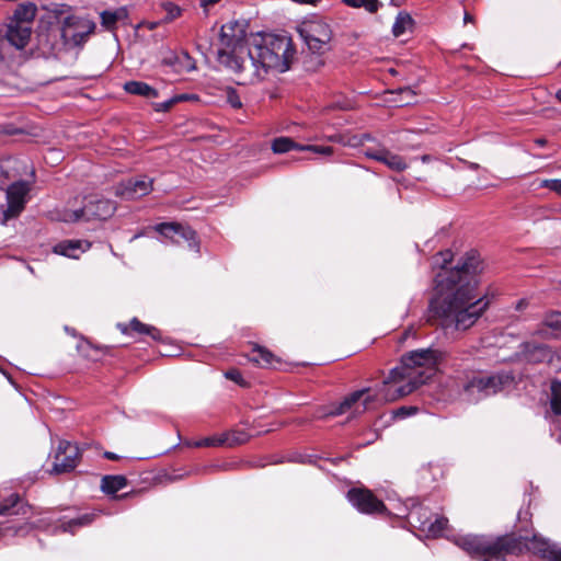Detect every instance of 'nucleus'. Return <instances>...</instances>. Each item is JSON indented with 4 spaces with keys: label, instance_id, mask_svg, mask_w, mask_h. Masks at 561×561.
Segmentation results:
<instances>
[{
    "label": "nucleus",
    "instance_id": "obj_26",
    "mask_svg": "<svg viewBox=\"0 0 561 561\" xmlns=\"http://www.w3.org/2000/svg\"><path fill=\"white\" fill-rule=\"evenodd\" d=\"M124 90L129 94L140 95L147 99H154L158 96V91L142 81H127L124 84Z\"/></svg>",
    "mask_w": 561,
    "mask_h": 561
},
{
    "label": "nucleus",
    "instance_id": "obj_21",
    "mask_svg": "<svg viewBox=\"0 0 561 561\" xmlns=\"http://www.w3.org/2000/svg\"><path fill=\"white\" fill-rule=\"evenodd\" d=\"M515 540L520 542L522 553L524 550L530 551L535 554H539L541 558L547 560V554H549L554 546H551L546 539L539 536H533V538L524 540L522 538H514Z\"/></svg>",
    "mask_w": 561,
    "mask_h": 561
},
{
    "label": "nucleus",
    "instance_id": "obj_52",
    "mask_svg": "<svg viewBox=\"0 0 561 561\" xmlns=\"http://www.w3.org/2000/svg\"><path fill=\"white\" fill-rule=\"evenodd\" d=\"M104 457L110 460H117L119 458L116 454L111 451H105Z\"/></svg>",
    "mask_w": 561,
    "mask_h": 561
},
{
    "label": "nucleus",
    "instance_id": "obj_50",
    "mask_svg": "<svg viewBox=\"0 0 561 561\" xmlns=\"http://www.w3.org/2000/svg\"><path fill=\"white\" fill-rule=\"evenodd\" d=\"M296 3L300 4H313L316 5L320 0H293Z\"/></svg>",
    "mask_w": 561,
    "mask_h": 561
},
{
    "label": "nucleus",
    "instance_id": "obj_44",
    "mask_svg": "<svg viewBox=\"0 0 561 561\" xmlns=\"http://www.w3.org/2000/svg\"><path fill=\"white\" fill-rule=\"evenodd\" d=\"M398 93L405 96L401 100L402 105H410L411 100L415 96V92L409 87L399 89Z\"/></svg>",
    "mask_w": 561,
    "mask_h": 561
},
{
    "label": "nucleus",
    "instance_id": "obj_49",
    "mask_svg": "<svg viewBox=\"0 0 561 561\" xmlns=\"http://www.w3.org/2000/svg\"><path fill=\"white\" fill-rule=\"evenodd\" d=\"M219 1H220V0H202V1H201V5H202L203 8H207V7H209V5H214V4H216V3H217V2H219Z\"/></svg>",
    "mask_w": 561,
    "mask_h": 561
},
{
    "label": "nucleus",
    "instance_id": "obj_3",
    "mask_svg": "<svg viewBox=\"0 0 561 561\" xmlns=\"http://www.w3.org/2000/svg\"><path fill=\"white\" fill-rule=\"evenodd\" d=\"M295 56L291 38L287 35L255 34L250 37L247 61L233 64L238 84L262 81L270 70L285 72Z\"/></svg>",
    "mask_w": 561,
    "mask_h": 561
},
{
    "label": "nucleus",
    "instance_id": "obj_41",
    "mask_svg": "<svg viewBox=\"0 0 561 561\" xmlns=\"http://www.w3.org/2000/svg\"><path fill=\"white\" fill-rule=\"evenodd\" d=\"M225 377L231 381H234L236 383H238L242 387L247 386V382L244 381L242 374L240 373V370H238L236 368L227 370L225 373Z\"/></svg>",
    "mask_w": 561,
    "mask_h": 561
},
{
    "label": "nucleus",
    "instance_id": "obj_5",
    "mask_svg": "<svg viewBox=\"0 0 561 561\" xmlns=\"http://www.w3.org/2000/svg\"><path fill=\"white\" fill-rule=\"evenodd\" d=\"M451 540L470 556L483 557V559L490 553L512 552L519 554L522 551L520 542L508 536L490 539L478 535H455Z\"/></svg>",
    "mask_w": 561,
    "mask_h": 561
},
{
    "label": "nucleus",
    "instance_id": "obj_40",
    "mask_svg": "<svg viewBox=\"0 0 561 561\" xmlns=\"http://www.w3.org/2000/svg\"><path fill=\"white\" fill-rule=\"evenodd\" d=\"M39 526L34 524V523H25L23 525H20L18 527H10V528H7L8 530H12L13 531V535L14 536H19V535H26L28 534L30 531H32L33 529L35 528H38Z\"/></svg>",
    "mask_w": 561,
    "mask_h": 561
},
{
    "label": "nucleus",
    "instance_id": "obj_11",
    "mask_svg": "<svg viewBox=\"0 0 561 561\" xmlns=\"http://www.w3.org/2000/svg\"><path fill=\"white\" fill-rule=\"evenodd\" d=\"M409 520L432 537L443 536L448 528V519L446 517L436 516L435 519H432L431 512L423 506L413 507L409 513Z\"/></svg>",
    "mask_w": 561,
    "mask_h": 561
},
{
    "label": "nucleus",
    "instance_id": "obj_1",
    "mask_svg": "<svg viewBox=\"0 0 561 561\" xmlns=\"http://www.w3.org/2000/svg\"><path fill=\"white\" fill-rule=\"evenodd\" d=\"M454 259L450 250L432 257L435 275V294L428 302L427 321L444 330L467 331L489 307V301L477 293V276L483 263L477 251L467 252L455 267H448Z\"/></svg>",
    "mask_w": 561,
    "mask_h": 561
},
{
    "label": "nucleus",
    "instance_id": "obj_30",
    "mask_svg": "<svg viewBox=\"0 0 561 561\" xmlns=\"http://www.w3.org/2000/svg\"><path fill=\"white\" fill-rule=\"evenodd\" d=\"M95 516L96 515L94 513H87L83 514L82 516L70 519L69 522L62 523L59 528L62 533H75V529L77 527L90 525Z\"/></svg>",
    "mask_w": 561,
    "mask_h": 561
},
{
    "label": "nucleus",
    "instance_id": "obj_16",
    "mask_svg": "<svg viewBox=\"0 0 561 561\" xmlns=\"http://www.w3.org/2000/svg\"><path fill=\"white\" fill-rule=\"evenodd\" d=\"M153 180L147 176L130 179L123 182L116 191L125 199H136L148 195L152 191Z\"/></svg>",
    "mask_w": 561,
    "mask_h": 561
},
{
    "label": "nucleus",
    "instance_id": "obj_25",
    "mask_svg": "<svg viewBox=\"0 0 561 561\" xmlns=\"http://www.w3.org/2000/svg\"><path fill=\"white\" fill-rule=\"evenodd\" d=\"M128 16L126 8L122 7L114 11L105 10L100 13L101 25L107 30L113 31L116 28V23Z\"/></svg>",
    "mask_w": 561,
    "mask_h": 561
},
{
    "label": "nucleus",
    "instance_id": "obj_38",
    "mask_svg": "<svg viewBox=\"0 0 561 561\" xmlns=\"http://www.w3.org/2000/svg\"><path fill=\"white\" fill-rule=\"evenodd\" d=\"M299 150L311 151L323 156H330L333 153V148L330 146L302 145L301 147H299Z\"/></svg>",
    "mask_w": 561,
    "mask_h": 561
},
{
    "label": "nucleus",
    "instance_id": "obj_45",
    "mask_svg": "<svg viewBox=\"0 0 561 561\" xmlns=\"http://www.w3.org/2000/svg\"><path fill=\"white\" fill-rule=\"evenodd\" d=\"M10 179V173L7 165L0 162V187L5 185V181Z\"/></svg>",
    "mask_w": 561,
    "mask_h": 561
},
{
    "label": "nucleus",
    "instance_id": "obj_8",
    "mask_svg": "<svg viewBox=\"0 0 561 561\" xmlns=\"http://www.w3.org/2000/svg\"><path fill=\"white\" fill-rule=\"evenodd\" d=\"M298 32L309 50L313 54H323L330 47L332 31L330 25L320 19L305 21Z\"/></svg>",
    "mask_w": 561,
    "mask_h": 561
},
{
    "label": "nucleus",
    "instance_id": "obj_37",
    "mask_svg": "<svg viewBox=\"0 0 561 561\" xmlns=\"http://www.w3.org/2000/svg\"><path fill=\"white\" fill-rule=\"evenodd\" d=\"M163 10L167 12L165 21L171 22L179 18L182 13V10L179 5L173 2H164L162 4Z\"/></svg>",
    "mask_w": 561,
    "mask_h": 561
},
{
    "label": "nucleus",
    "instance_id": "obj_17",
    "mask_svg": "<svg viewBox=\"0 0 561 561\" xmlns=\"http://www.w3.org/2000/svg\"><path fill=\"white\" fill-rule=\"evenodd\" d=\"M365 156L369 159L383 163L392 171L401 172L408 168L407 162L401 156L396 154L385 148L377 150L367 149L365 151Z\"/></svg>",
    "mask_w": 561,
    "mask_h": 561
},
{
    "label": "nucleus",
    "instance_id": "obj_4",
    "mask_svg": "<svg viewBox=\"0 0 561 561\" xmlns=\"http://www.w3.org/2000/svg\"><path fill=\"white\" fill-rule=\"evenodd\" d=\"M249 43L245 22L230 21L224 24L220 28L219 48L217 49L218 64L234 75L233 64L240 65L247 61L245 53Z\"/></svg>",
    "mask_w": 561,
    "mask_h": 561
},
{
    "label": "nucleus",
    "instance_id": "obj_47",
    "mask_svg": "<svg viewBox=\"0 0 561 561\" xmlns=\"http://www.w3.org/2000/svg\"><path fill=\"white\" fill-rule=\"evenodd\" d=\"M176 102V99H170L165 102L156 104L157 111H169L171 106Z\"/></svg>",
    "mask_w": 561,
    "mask_h": 561
},
{
    "label": "nucleus",
    "instance_id": "obj_54",
    "mask_svg": "<svg viewBox=\"0 0 561 561\" xmlns=\"http://www.w3.org/2000/svg\"><path fill=\"white\" fill-rule=\"evenodd\" d=\"M404 2V0H390V3L394 7H400L402 5Z\"/></svg>",
    "mask_w": 561,
    "mask_h": 561
},
{
    "label": "nucleus",
    "instance_id": "obj_28",
    "mask_svg": "<svg viewBox=\"0 0 561 561\" xmlns=\"http://www.w3.org/2000/svg\"><path fill=\"white\" fill-rule=\"evenodd\" d=\"M127 485L125 476H104L101 480V490L106 494H115Z\"/></svg>",
    "mask_w": 561,
    "mask_h": 561
},
{
    "label": "nucleus",
    "instance_id": "obj_15",
    "mask_svg": "<svg viewBox=\"0 0 561 561\" xmlns=\"http://www.w3.org/2000/svg\"><path fill=\"white\" fill-rule=\"evenodd\" d=\"M79 449L69 442H61L54 457L53 472L66 473L72 471L78 465Z\"/></svg>",
    "mask_w": 561,
    "mask_h": 561
},
{
    "label": "nucleus",
    "instance_id": "obj_48",
    "mask_svg": "<svg viewBox=\"0 0 561 561\" xmlns=\"http://www.w3.org/2000/svg\"><path fill=\"white\" fill-rule=\"evenodd\" d=\"M547 561H561V549L553 547L552 551L547 554Z\"/></svg>",
    "mask_w": 561,
    "mask_h": 561
},
{
    "label": "nucleus",
    "instance_id": "obj_24",
    "mask_svg": "<svg viewBox=\"0 0 561 561\" xmlns=\"http://www.w3.org/2000/svg\"><path fill=\"white\" fill-rule=\"evenodd\" d=\"M250 360L261 367H275L279 359L267 348L254 345Z\"/></svg>",
    "mask_w": 561,
    "mask_h": 561
},
{
    "label": "nucleus",
    "instance_id": "obj_18",
    "mask_svg": "<svg viewBox=\"0 0 561 561\" xmlns=\"http://www.w3.org/2000/svg\"><path fill=\"white\" fill-rule=\"evenodd\" d=\"M535 334L543 339H560L561 337V312L553 311L546 314L540 328Z\"/></svg>",
    "mask_w": 561,
    "mask_h": 561
},
{
    "label": "nucleus",
    "instance_id": "obj_29",
    "mask_svg": "<svg viewBox=\"0 0 561 561\" xmlns=\"http://www.w3.org/2000/svg\"><path fill=\"white\" fill-rule=\"evenodd\" d=\"M163 62L170 66L179 65L178 70L192 71L196 68L194 59L188 55L187 51H182L176 56L165 58Z\"/></svg>",
    "mask_w": 561,
    "mask_h": 561
},
{
    "label": "nucleus",
    "instance_id": "obj_57",
    "mask_svg": "<svg viewBox=\"0 0 561 561\" xmlns=\"http://www.w3.org/2000/svg\"><path fill=\"white\" fill-rule=\"evenodd\" d=\"M537 144L540 145V146H543L546 144V140L545 139H538Z\"/></svg>",
    "mask_w": 561,
    "mask_h": 561
},
{
    "label": "nucleus",
    "instance_id": "obj_22",
    "mask_svg": "<svg viewBox=\"0 0 561 561\" xmlns=\"http://www.w3.org/2000/svg\"><path fill=\"white\" fill-rule=\"evenodd\" d=\"M37 13V7L33 2H23L18 4L12 16L8 20L33 27V22Z\"/></svg>",
    "mask_w": 561,
    "mask_h": 561
},
{
    "label": "nucleus",
    "instance_id": "obj_14",
    "mask_svg": "<svg viewBox=\"0 0 561 561\" xmlns=\"http://www.w3.org/2000/svg\"><path fill=\"white\" fill-rule=\"evenodd\" d=\"M518 357L528 364L551 363L556 353L550 346L537 342H523L519 345Z\"/></svg>",
    "mask_w": 561,
    "mask_h": 561
},
{
    "label": "nucleus",
    "instance_id": "obj_43",
    "mask_svg": "<svg viewBox=\"0 0 561 561\" xmlns=\"http://www.w3.org/2000/svg\"><path fill=\"white\" fill-rule=\"evenodd\" d=\"M416 412V407H401L393 411V416L397 419H404L407 416L415 414Z\"/></svg>",
    "mask_w": 561,
    "mask_h": 561
},
{
    "label": "nucleus",
    "instance_id": "obj_13",
    "mask_svg": "<svg viewBox=\"0 0 561 561\" xmlns=\"http://www.w3.org/2000/svg\"><path fill=\"white\" fill-rule=\"evenodd\" d=\"M347 499L363 514H382L387 511L383 502L368 489L353 488Z\"/></svg>",
    "mask_w": 561,
    "mask_h": 561
},
{
    "label": "nucleus",
    "instance_id": "obj_2",
    "mask_svg": "<svg viewBox=\"0 0 561 561\" xmlns=\"http://www.w3.org/2000/svg\"><path fill=\"white\" fill-rule=\"evenodd\" d=\"M444 354L436 348H421L404 355L399 366L391 369L382 385L373 391L363 388L346 396L328 413L337 416L354 410L360 414L377 405L396 401L424 385L436 371Z\"/></svg>",
    "mask_w": 561,
    "mask_h": 561
},
{
    "label": "nucleus",
    "instance_id": "obj_12",
    "mask_svg": "<svg viewBox=\"0 0 561 561\" xmlns=\"http://www.w3.org/2000/svg\"><path fill=\"white\" fill-rule=\"evenodd\" d=\"M156 231L161 236L169 238L173 243L181 244L187 242L188 247L195 252H199V242L196 232L188 226L178 222H162L156 226Z\"/></svg>",
    "mask_w": 561,
    "mask_h": 561
},
{
    "label": "nucleus",
    "instance_id": "obj_20",
    "mask_svg": "<svg viewBox=\"0 0 561 561\" xmlns=\"http://www.w3.org/2000/svg\"><path fill=\"white\" fill-rule=\"evenodd\" d=\"M28 186L25 182H14L7 188L9 207L12 211H20L23 208Z\"/></svg>",
    "mask_w": 561,
    "mask_h": 561
},
{
    "label": "nucleus",
    "instance_id": "obj_39",
    "mask_svg": "<svg viewBox=\"0 0 561 561\" xmlns=\"http://www.w3.org/2000/svg\"><path fill=\"white\" fill-rule=\"evenodd\" d=\"M539 186L542 188H549L561 196V179L542 180Z\"/></svg>",
    "mask_w": 561,
    "mask_h": 561
},
{
    "label": "nucleus",
    "instance_id": "obj_35",
    "mask_svg": "<svg viewBox=\"0 0 561 561\" xmlns=\"http://www.w3.org/2000/svg\"><path fill=\"white\" fill-rule=\"evenodd\" d=\"M20 502V495L12 493L8 499L0 503V516L12 514L11 510L18 506Z\"/></svg>",
    "mask_w": 561,
    "mask_h": 561
},
{
    "label": "nucleus",
    "instance_id": "obj_9",
    "mask_svg": "<svg viewBox=\"0 0 561 561\" xmlns=\"http://www.w3.org/2000/svg\"><path fill=\"white\" fill-rule=\"evenodd\" d=\"M514 381L511 373H497L488 376H474L463 387L469 394H478L480 398L496 394Z\"/></svg>",
    "mask_w": 561,
    "mask_h": 561
},
{
    "label": "nucleus",
    "instance_id": "obj_53",
    "mask_svg": "<svg viewBox=\"0 0 561 561\" xmlns=\"http://www.w3.org/2000/svg\"><path fill=\"white\" fill-rule=\"evenodd\" d=\"M463 22H465V23H471V22H473V16H472L470 13L465 12V15H463Z\"/></svg>",
    "mask_w": 561,
    "mask_h": 561
},
{
    "label": "nucleus",
    "instance_id": "obj_55",
    "mask_svg": "<svg viewBox=\"0 0 561 561\" xmlns=\"http://www.w3.org/2000/svg\"><path fill=\"white\" fill-rule=\"evenodd\" d=\"M556 99L561 103V89L556 92Z\"/></svg>",
    "mask_w": 561,
    "mask_h": 561
},
{
    "label": "nucleus",
    "instance_id": "obj_51",
    "mask_svg": "<svg viewBox=\"0 0 561 561\" xmlns=\"http://www.w3.org/2000/svg\"><path fill=\"white\" fill-rule=\"evenodd\" d=\"M27 508H28V505H26V504L20 505L18 507V510L15 512H13V514H23L24 515V514H26Z\"/></svg>",
    "mask_w": 561,
    "mask_h": 561
},
{
    "label": "nucleus",
    "instance_id": "obj_46",
    "mask_svg": "<svg viewBox=\"0 0 561 561\" xmlns=\"http://www.w3.org/2000/svg\"><path fill=\"white\" fill-rule=\"evenodd\" d=\"M507 552H495V553H490L489 556H486L483 561H506L505 558H504V554H506ZM511 554H513L512 552H510Z\"/></svg>",
    "mask_w": 561,
    "mask_h": 561
},
{
    "label": "nucleus",
    "instance_id": "obj_6",
    "mask_svg": "<svg viewBox=\"0 0 561 561\" xmlns=\"http://www.w3.org/2000/svg\"><path fill=\"white\" fill-rule=\"evenodd\" d=\"M33 27L7 21L0 24V66L13 60L28 45Z\"/></svg>",
    "mask_w": 561,
    "mask_h": 561
},
{
    "label": "nucleus",
    "instance_id": "obj_10",
    "mask_svg": "<svg viewBox=\"0 0 561 561\" xmlns=\"http://www.w3.org/2000/svg\"><path fill=\"white\" fill-rule=\"evenodd\" d=\"M95 31V23L87 18L70 15L65 18L61 37L66 45L81 46Z\"/></svg>",
    "mask_w": 561,
    "mask_h": 561
},
{
    "label": "nucleus",
    "instance_id": "obj_56",
    "mask_svg": "<svg viewBox=\"0 0 561 561\" xmlns=\"http://www.w3.org/2000/svg\"><path fill=\"white\" fill-rule=\"evenodd\" d=\"M430 159H431V158H430V156H427V154H425V156H423V157H422V161H423V162L430 161Z\"/></svg>",
    "mask_w": 561,
    "mask_h": 561
},
{
    "label": "nucleus",
    "instance_id": "obj_34",
    "mask_svg": "<svg viewBox=\"0 0 561 561\" xmlns=\"http://www.w3.org/2000/svg\"><path fill=\"white\" fill-rule=\"evenodd\" d=\"M225 445L232 447L241 445L250 439V435L244 431H231L224 433Z\"/></svg>",
    "mask_w": 561,
    "mask_h": 561
},
{
    "label": "nucleus",
    "instance_id": "obj_58",
    "mask_svg": "<svg viewBox=\"0 0 561 561\" xmlns=\"http://www.w3.org/2000/svg\"><path fill=\"white\" fill-rule=\"evenodd\" d=\"M3 534V529L0 527V536H2Z\"/></svg>",
    "mask_w": 561,
    "mask_h": 561
},
{
    "label": "nucleus",
    "instance_id": "obj_33",
    "mask_svg": "<svg viewBox=\"0 0 561 561\" xmlns=\"http://www.w3.org/2000/svg\"><path fill=\"white\" fill-rule=\"evenodd\" d=\"M342 2L351 8H363L369 13H376L380 7L378 0H342Z\"/></svg>",
    "mask_w": 561,
    "mask_h": 561
},
{
    "label": "nucleus",
    "instance_id": "obj_23",
    "mask_svg": "<svg viewBox=\"0 0 561 561\" xmlns=\"http://www.w3.org/2000/svg\"><path fill=\"white\" fill-rule=\"evenodd\" d=\"M117 328L124 334H128L129 331H133L138 334L149 335L154 341H159L161 339L160 330L156 327L140 322L137 318L131 319L129 324L118 323Z\"/></svg>",
    "mask_w": 561,
    "mask_h": 561
},
{
    "label": "nucleus",
    "instance_id": "obj_36",
    "mask_svg": "<svg viewBox=\"0 0 561 561\" xmlns=\"http://www.w3.org/2000/svg\"><path fill=\"white\" fill-rule=\"evenodd\" d=\"M225 445L224 435L206 437L192 444L194 447H218Z\"/></svg>",
    "mask_w": 561,
    "mask_h": 561
},
{
    "label": "nucleus",
    "instance_id": "obj_19",
    "mask_svg": "<svg viewBox=\"0 0 561 561\" xmlns=\"http://www.w3.org/2000/svg\"><path fill=\"white\" fill-rule=\"evenodd\" d=\"M90 247L91 243L85 240H64L54 247V252L67 257L78 259Z\"/></svg>",
    "mask_w": 561,
    "mask_h": 561
},
{
    "label": "nucleus",
    "instance_id": "obj_32",
    "mask_svg": "<svg viewBox=\"0 0 561 561\" xmlns=\"http://www.w3.org/2000/svg\"><path fill=\"white\" fill-rule=\"evenodd\" d=\"M301 146L302 145L295 142L289 137H278L273 140L272 150L275 153H285V152H288L294 149L299 150V147H301Z\"/></svg>",
    "mask_w": 561,
    "mask_h": 561
},
{
    "label": "nucleus",
    "instance_id": "obj_42",
    "mask_svg": "<svg viewBox=\"0 0 561 561\" xmlns=\"http://www.w3.org/2000/svg\"><path fill=\"white\" fill-rule=\"evenodd\" d=\"M227 102L233 108H240L242 106V102L240 100V96L238 95L237 91L234 89H231V88L227 90Z\"/></svg>",
    "mask_w": 561,
    "mask_h": 561
},
{
    "label": "nucleus",
    "instance_id": "obj_31",
    "mask_svg": "<svg viewBox=\"0 0 561 561\" xmlns=\"http://www.w3.org/2000/svg\"><path fill=\"white\" fill-rule=\"evenodd\" d=\"M550 410L554 415H561V381L553 380L550 385Z\"/></svg>",
    "mask_w": 561,
    "mask_h": 561
},
{
    "label": "nucleus",
    "instance_id": "obj_27",
    "mask_svg": "<svg viewBox=\"0 0 561 561\" xmlns=\"http://www.w3.org/2000/svg\"><path fill=\"white\" fill-rule=\"evenodd\" d=\"M414 27V20L412 16L405 12L401 11L396 16L394 23L392 25V34L394 37H400L408 32H412Z\"/></svg>",
    "mask_w": 561,
    "mask_h": 561
},
{
    "label": "nucleus",
    "instance_id": "obj_7",
    "mask_svg": "<svg viewBox=\"0 0 561 561\" xmlns=\"http://www.w3.org/2000/svg\"><path fill=\"white\" fill-rule=\"evenodd\" d=\"M116 205L113 201L98 196H89L84 198L81 208L65 210L62 220L66 222L106 220L114 215Z\"/></svg>",
    "mask_w": 561,
    "mask_h": 561
}]
</instances>
